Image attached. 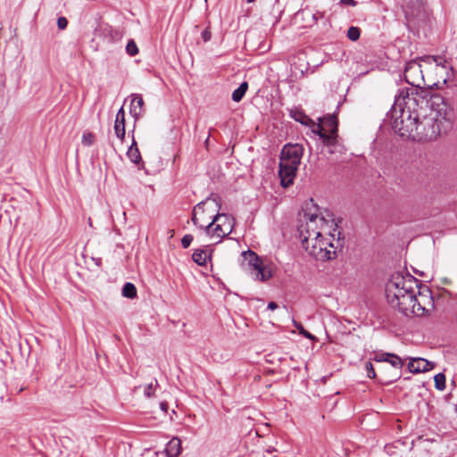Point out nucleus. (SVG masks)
<instances>
[{
  "instance_id": "bb28decb",
  "label": "nucleus",
  "mask_w": 457,
  "mask_h": 457,
  "mask_svg": "<svg viewBox=\"0 0 457 457\" xmlns=\"http://www.w3.org/2000/svg\"><path fill=\"white\" fill-rule=\"evenodd\" d=\"M157 386H158V382L156 379L154 380V384L150 383L147 386H145V389H144L145 396L147 398L152 397L154 395V390Z\"/></svg>"
},
{
  "instance_id": "9d476101",
  "label": "nucleus",
  "mask_w": 457,
  "mask_h": 457,
  "mask_svg": "<svg viewBox=\"0 0 457 457\" xmlns=\"http://www.w3.org/2000/svg\"><path fill=\"white\" fill-rule=\"evenodd\" d=\"M419 100L418 94L410 88L401 89L395 97L394 104L391 108V114H412L418 111Z\"/></svg>"
},
{
  "instance_id": "0eeeda50",
  "label": "nucleus",
  "mask_w": 457,
  "mask_h": 457,
  "mask_svg": "<svg viewBox=\"0 0 457 457\" xmlns=\"http://www.w3.org/2000/svg\"><path fill=\"white\" fill-rule=\"evenodd\" d=\"M451 116H423L424 140H434L453 128Z\"/></svg>"
},
{
  "instance_id": "f3484780",
  "label": "nucleus",
  "mask_w": 457,
  "mask_h": 457,
  "mask_svg": "<svg viewBox=\"0 0 457 457\" xmlns=\"http://www.w3.org/2000/svg\"><path fill=\"white\" fill-rule=\"evenodd\" d=\"M420 60L428 63L435 62L436 68L438 70H444L445 73H448V70H452V68L447 64V62L441 56L426 55L421 57Z\"/></svg>"
},
{
  "instance_id": "20e7f679",
  "label": "nucleus",
  "mask_w": 457,
  "mask_h": 457,
  "mask_svg": "<svg viewBox=\"0 0 457 457\" xmlns=\"http://www.w3.org/2000/svg\"><path fill=\"white\" fill-rule=\"evenodd\" d=\"M295 120L312 127V131L320 136L323 142L332 145L336 139L338 120L337 116H319L318 122L311 120L310 116H294Z\"/></svg>"
},
{
  "instance_id": "1a4fd4ad",
  "label": "nucleus",
  "mask_w": 457,
  "mask_h": 457,
  "mask_svg": "<svg viewBox=\"0 0 457 457\" xmlns=\"http://www.w3.org/2000/svg\"><path fill=\"white\" fill-rule=\"evenodd\" d=\"M219 210L220 204L216 199L208 197L194 207L192 221L195 226L204 229Z\"/></svg>"
},
{
  "instance_id": "2f4dec72",
  "label": "nucleus",
  "mask_w": 457,
  "mask_h": 457,
  "mask_svg": "<svg viewBox=\"0 0 457 457\" xmlns=\"http://www.w3.org/2000/svg\"><path fill=\"white\" fill-rule=\"evenodd\" d=\"M311 17H312V23L310 24L309 26H312L313 24H316L319 20L323 19L324 18V12L317 11L314 13H311Z\"/></svg>"
},
{
  "instance_id": "37998d69",
  "label": "nucleus",
  "mask_w": 457,
  "mask_h": 457,
  "mask_svg": "<svg viewBox=\"0 0 457 457\" xmlns=\"http://www.w3.org/2000/svg\"><path fill=\"white\" fill-rule=\"evenodd\" d=\"M447 78H448V76L443 79V82H444V83H445V82H446Z\"/></svg>"
},
{
  "instance_id": "2eb2a0df",
  "label": "nucleus",
  "mask_w": 457,
  "mask_h": 457,
  "mask_svg": "<svg viewBox=\"0 0 457 457\" xmlns=\"http://www.w3.org/2000/svg\"><path fill=\"white\" fill-rule=\"evenodd\" d=\"M129 102V114H140L144 112V100L140 95H132L125 100L124 105Z\"/></svg>"
},
{
  "instance_id": "e433bc0d",
  "label": "nucleus",
  "mask_w": 457,
  "mask_h": 457,
  "mask_svg": "<svg viewBox=\"0 0 457 457\" xmlns=\"http://www.w3.org/2000/svg\"><path fill=\"white\" fill-rule=\"evenodd\" d=\"M278 307V304H277L275 302H270V303H268V307H267V308H268L269 310H270V311H274V310H276Z\"/></svg>"
},
{
  "instance_id": "4be33fe9",
  "label": "nucleus",
  "mask_w": 457,
  "mask_h": 457,
  "mask_svg": "<svg viewBox=\"0 0 457 457\" xmlns=\"http://www.w3.org/2000/svg\"><path fill=\"white\" fill-rule=\"evenodd\" d=\"M386 362L390 363L392 367L401 370L404 364L403 360L395 353H391L390 357L387 358Z\"/></svg>"
},
{
  "instance_id": "ea45409f",
  "label": "nucleus",
  "mask_w": 457,
  "mask_h": 457,
  "mask_svg": "<svg viewBox=\"0 0 457 457\" xmlns=\"http://www.w3.org/2000/svg\"><path fill=\"white\" fill-rule=\"evenodd\" d=\"M337 112H338V110L337 109V110H336L335 112H333L331 114H332V115H335V114H337Z\"/></svg>"
},
{
  "instance_id": "72a5a7b5",
  "label": "nucleus",
  "mask_w": 457,
  "mask_h": 457,
  "mask_svg": "<svg viewBox=\"0 0 457 457\" xmlns=\"http://www.w3.org/2000/svg\"><path fill=\"white\" fill-rule=\"evenodd\" d=\"M68 25V21L65 17H59L57 20V26L60 29H64Z\"/></svg>"
},
{
  "instance_id": "4c0bfd02",
  "label": "nucleus",
  "mask_w": 457,
  "mask_h": 457,
  "mask_svg": "<svg viewBox=\"0 0 457 457\" xmlns=\"http://www.w3.org/2000/svg\"><path fill=\"white\" fill-rule=\"evenodd\" d=\"M160 408L162 409V411H163L164 412H167L168 411V408H169V405L166 402H162L160 403Z\"/></svg>"
},
{
  "instance_id": "f704fd0d",
  "label": "nucleus",
  "mask_w": 457,
  "mask_h": 457,
  "mask_svg": "<svg viewBox=\"0 0 457 457\" xmlns=\"http://www.w3.org/2000/svg\"><path fill=\"white\" fill-rule=\"evenodd\" d=\"M202 37L204 39V42H207L211 39L212 37V33L210 31L209 29H205L203 32H202Z\"/></svg>"
},
{
  "instance_id": "a211bd4d",
  "label": "nucleus",
  "mask_w": 457,
  "mask_h": 457,
  "mask_svg": "<svg viewBox=\"0 0 457 457\" xmlns=\"http://www.w3.org/2000/svg\"><path fill=\"white\" fill-rule=\"evenodd\" d=\"M169 457H178L181 453V441L178 437L171 438L165 448Z\"/></svg>"
},
{
  "instance_id": "cd10ccee",
  "label": "nucleus",
  "mask_w": 457,
  "mask_h": 457,
  "mask_svg": "<svg viewBox=\"0 0 457 457\" xmlns=\"http://www.w3.org/2000/svg\"><path fill=\"white\" fill-rule=\"evenodd\" d=\"M293 324L295 326V328L296 329H298L299 333L301 335H303L304 337L306 338H309V339H314V336H312L311 333H309L308 331H306L303 325L295 320H293Z\"/></svg>"
},
{
  "instance_id": "aec40b11",
  "label": "nucleus",
  "mask_w": 457,
  "mask_h": 457,
  "mask_svg": "<svg viewBox=\"0 0 457 457\" xmlns=\"http://www.w3.org/2000/svg\"><path fill=\"white\" fill-rule=\"evenodd\" d=\"M247 89H248V83L245 81L241 83L240 86L233 91L232 100L234 102L241 101L242 98L244 97L245 92L247 91Z\"/></svg>"
},
{
  "instance_id": "58836bf2",
  "label": "nucleus",
  "mask_w": 457,
  "mask_h": 457,
  "mask_svg": "<svg viewBox=\"0 0 457 457\" xmlns=\"http://www.w3.org/2000/svg\"><path fill=\"white\" fill-rule=\"evenodd\" d=\"M124 106H125V105H123V106H121V107L120 108V110L118 111L117 114H124Z\"/></svg>"
},
{
  "instance_id": "a19ab883",
  "label": "nucleus",
  "mask_w": 457,
  "mask_h": 457,
  "mask_svg": "<svg viewBox=\"0 0 457 457\" xmlns=\"http://www.w3.org/2000/svg\"><path fill=\"white\" fill-rule=\"evenodd\" d=\"M96 263L97 265H100V259H98L97 261H96Z\"/></svg>"
},
{
  "instance_id": "c756f323",
  "label": "nucleus",
  "mask_w": 457,
  "mask_h": 457,
  "mask_svg": "<svg viewBox=\"0 0 457 457\" xmlns=\"http://www.w3.org/2000/svg\"><path fill=\"white\" fill-rule=\"evenodd\" d=\"M391 353H377L374 356V361L377 362L386 361L389 358Z\"/></svg>"
},
{
  "instance_id": "79ce46f5",
  "label": "nucleus",
  "mask_w": 457,
  "mask_h": 457,
  "mask_svg": "<svg viewBox=\"0 0 457 457\" xmlns=\"http://www.w3.org/2000/svg\"><path fill=\"white\" fill-rule=\"evenodd\" d=\"M247 3H253L255 0H246Z\"/></svg>"
},
{
  "instance_id": "412c9836",
  "label": "nucleus",
  "mask_w": 457,
  "mask_h": 457,
  "mask_svg": "<svg viewBox=\"0 0 457 457\" xmlns=\"http://www.w3.org/2000/svg\"><path fill=\"white\" fill-rule=\"evenodd\" d=\"M122 295L130 299L137 296V288L134 284L130 282L125 283L122 288Z\"/></svg>"
},
{
  "instance_id": "473e14b6",
  "label": "nucleus",
  "mask_w": 457,
  "mask_h": 457,
  "mask_svg": "<svg viewBox=\"0 0 457 457\" xmlns=\"http://www.w3.org/2000/svg\"><path fill=\"white\" fill-rule=\"evenodd\" d=\"M367 376L370 378H374L376 377V372L374 370V368L370 362H366L365 364Z\"/></svg>"
},
{
  "instance_id": "6ab92c4d",
  "label": "nucleus",
  "mask_w": 457,
  "mask_h": 457,
  "mask_svg": "<svg viewBox=\"0 0 457 457\" xmlns=\"http://www.w3.org/2000/svg\"><path fill=\"white\" fill-rule=\"evenodd\" d=\"M125 116H116L114 132L116 137L121 141L125 137Z\"/></svg>"
},
{
  "instance_id": "423d86ee",
  "label": "nucleus",
  "mask_w": 457,
  "mask_h": 457,
  "mask_svg": "<svg viewBox=\"0 0 457 457\" xmlns=\"http://www.w3.org/2000/svg\"><path fill=\"white\" fill-rule=\"evenodd\" d=\"M233 228V218L225 213H219L218 212L204 229L215 243H219L222 238L232 232Z\"/></svg>"
},
{
  "instance_id": "9b49d317",
  "label": "nucleus",
  "mask_w": 457,
  "mask_h": 457,
  "mask_svg": "<svg viewBox=\"0 0 457 457\" xmlns=\"http://www.w3.org/2000/svg\"><path fill=\"white\" fill-rule=\"evenodd\" d=\"M404 79L411 86L420 87L424 82L421 65L416 61L408 62L404 70Z\"/></svg>"
},
{
  "instance_id": "6e6552de",
  "label": "nucleus",
  "mask_w": 457,
  "mask_h": 457,
  "mask_svg": "<svg viewBox=\"0 0 457 457\" xmlns=\"http://www.w3.org/2000/svg\"><path fill=\"white\" fill-rule=\"evenodd\" d=\"M244 264L246 265L251 277L260 282H266L272 278L271 269L253 251L242 253Z\"/></svg>"
},
{
  "instance_id": "f8f14e48",
  "label": "nucleus",
  "mask_w": 457,
  "mask_h": 457,
  "mask_svg": "<svg viewBox=\"0 0 457 457\" xmlns=\"http://www.w3.org/2000/svg\"><path fill=\"white\" fill-rule=\"evenodd\" d=\"M408 21L423 20L427 17V6L424 0H409L404 6Z\"/></svg>"
},
{
  "instance_id": "4468645a",
  "label": "nucleus",
  "mask_w": 457,
  "mask_h": 457,
  "mask_svg": "<svg viewBox=\"0 0 457 457\" xmlns=\"http://www.w3.org/2000/svg\"><path fill=\"white\" fill-rule=\"evenodd\" d=\"M434 364L423 358H410L408 370L411 373L426 372L432 370Z\"/></svg>"
},
{
  "instance_id": "f03ea898",
  "label": "nucleus",
  "mask_w": 457,
  "mask_h": 457,
  "mask_svg": "<svg viewBox=\"0 0 457 457\" xmlns=\"http://www.w3.org/2000/svg\"><path fill=\"white\" fill-rule=\"evenodd\" d=\"M387 303L405 316L422 317L434 309L428 288L420 290L418 280L411 275L393 274L386 286Z\"/></svg>"
},
{
  "instance_id": "c9c22d12",
  "label": "nucleus",
  "mask_w": 457,
  "mask_h": 457,
  "mask_svg": "<svg viewBox=\"0 0 457 457\" xmlns=\"http://www.w3.org/2000/svg\"><path fill=\"white\" fill-rule=\"evenodd\" d=\"M340 3L345 5L355 6L356 1L354 0H341Z\"/></svg>"
},
{
  "instance_id": "393cba45",
  "label": "nucleus",
  "mask_w": 457,
  "mask_h": 457,
  "mask_svg": "<svg viewBox=\"0 0 457 457\" xmlns=\"http://www.w3.org/2000/svg\"><path fill=\"white\" fill-rule=\"evenodd\" d=\"M361 36V29L358 27L352 26L347 30V37L351 41H357Z\"/></svg>"
},
{
  "instance_id": "7ed1b4c3",
  "label": "nucleus",
  "mask_w": 457,
  "mask_h": 457,
  "mask_svg": "<svg viewBox=\"0 0 457 457\" xmlns=\"http://www.w3.org/2000/svg\"><path fill=\"white\" fill-rule=\"evenodd\" d=\"M303 152L302 145L298 144L286 145L283 147L278 170L280 184L283 187H287L293 184L298 166L301 163Z\"/></svg>"
},
{
  "instance_id": "7c9ffc66",
  "label": "nucleus",
  "mask_w": 457,
  "mask_h": 457,
  "mask_svg": "<svg viewBox=\"0 0 457 457\" xmlns=\"http://www.w3.org/2000/svg\"><path fill=\"white\" fill-rule=\"evenodd\" d=\"M194 237L190 234L185 235L181 239V245L183 248H187L191 245Z\"/></svg>"
},
{
  "instance_id": "39448f33",
  "label": "nucleus",
  "mask_w": 457,
  "mask_h": 457,
  "mask_svg": "<svg viewBox=\"0 0 457 457\" xmlns=\"http://www.w3.org/2000/svg\"><path fill=\"white\" fill-rule=\"evenodd\" d=\"M392 129L400 137L413 141L424 140L423 118L420 116H392Z\"/></svg>"
},
{
  "instance_id": "c03bdc74",
  "label": "nucleus",
  "mask_w": 457,
  "mask_h": 457,
  "mask_svg": "<svg viewBox=\"0 0 457 457\" xmlns=\"http://www.w3.org/2000/svg\"><path fill=\"white\" fill-rule=\"evenodd\" d=\"M279 2V0H276V4H278Z\"/></svg>"
},
{
  "instance_id": "c85d7f7f",
  "label": "nucleus",
  "mask_w": 457,
  "mask_h": 457,
  "mask_svg": "<svg viewBox=\"0 0 457 457\" xmlns=\"http://www.w3.org/2000/svg\"><path fill=\"white\" fill-rule=\"evenodd\" d=\"M126 51L130 56H134L138 53V48L133 40L129 41Z\"/></svg>"
},
{
  "instance_id": "ddd939ff",
  "label": "nucleus",
  "mask_w": 457,
  "mask_h": 457,
  "mask_svg": "<svg viewBox=\"0 0 457 457\" xmlns=\"http://www.w3.org/2000/svg\"><path fill=\"white\" fill-rule=\"evenodd\" d=\"M427 104L430 111L436 114H448L449 112L453 111L451 104L437 93L430 95L427 100Z\"/></svg>"
},
{
  "instance_id": "a878e982",
  "label": "nucleus",
  "mask_w": 457,
  "mask_h": 457,
  "mask_svg": "<svg viewBox=\"0 0 457 457\" xmlns=\"http://www.w3.org/2000/svg\"><path fill=\"white\" fill-rule=\"evenodd\" d=\"M81 142L86 146L92 145L95 142V135L88 131L84 132Z\"/></svg>"
},
{
  "instance_id": "5701e85b",
  "label": "nucleus",
  "mask_w": 457,
  "mask_h": 457,
  "mask_svg": "<svg viewBox=\"0 0 457 457\" xmlns=\"http://www.w3.org/2000/svg\"><path fill=\"white\" fill-rule=\"evenodd\" d=\"M127 155L129 160L135 163L139 162L141 160V155L137 147H133V145H131L128 150Z\"/></svg>"
},
{
  "instance_id": "f257e3e1",
  "label": "nucleus",
  "mask_w": 457,
  "mask_h": 457,
  "mask_svg": "<svg viewBox=\"0 0 457 457\" xmlns=\"http://www.w3.org/2000/svg\"><path fill=\"white\" fill-rule=\"evenodd\" d=\"M305 220L298 227L299 236L305 251L318 261H329L337 257V251L343 246L334 220H326L317 214H303Z\"/></svg>"
},
{
  "instance_id": "b1692460",
  "label": "nucleus",
  "mask_w": 457,
  "mask_h": 457,
  "mask_svg": "<svg viewBox=\"0 0 457 457\" xmlns=\"http://www.w3.org/2000/svg\"><path fill=\"white\" fill-rule=\"evenodd\" d=\"M434 380L436 389L443 391L445 388V376L443 373H437L434 377Z\"/></svg>"
},
{
  "instance_id": "dca6fc26",
  "label": "nucleus",
  "mask_w": 457,
  "mask_h": 457,
  "mask_svg": "<svg viewBox=\"0 0 457 457\" xmlns=\"http://www.w3.org/2000/svg\"><path fill=\"white\" fill-rule=\"evenodd\" d=\"M211 259V250L208 248L195 249L192 254V260L198 265L204 266Z\"/></svg>"
}]
</instances>
